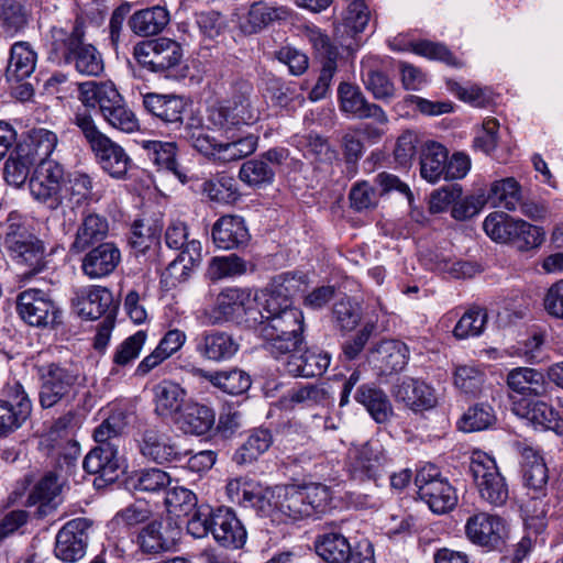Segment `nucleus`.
Returning a JSON list of instances; mask_svg holds the SVG:
<instances>
[{
	"label": "nucleus",
	"mask_w": 563,
	"mask_h": 563,
	"mask_svg": "<svg viewBox=\"0 0 563 563\" xmlns=\"http://www.w3.org/2000/svg\"><path fill=\"white\" fill-rule=\"evenodd\" d=\"M175 422L185 433L203 435L214 426L216 415L205 405L188 402Z\"/></svg>",
	"instance_id": "nucleus-35"
},
{
	"label": "nucleus",
	"mask_w": 563,
	"mask_h": 563,
	"mask_svg": "<svg viewBox=\"0 0 563 563\" xmlns=\"http://www.w3.org/2000/svg\"><path fill=\"white\" fill-rule=\"evenodd\" d=\"M496 421V416L490 406L477 404L467 409L460 420V429L464 432L485 430Z\"/></svg>",
	"instance_id": "nucleus-62"
},
{
	"label": "nucleus",
	"mask_w": 563,
	"mask_h": 563,
	"mask_svg": "<svg viewBox=\"0 0 563 563\" xmlns=\"http://www.w3.org/2000/svg\"><path fill=\"white\" fill-rule=\"evenodd\" d=\"M168 22V11L163 7L156 5L135 12L129 23L135 34L151 36L162 32Z\"/></svg>",
	"instance_id": "nucleus-47"
},
{
	"label": "nucleus",
	"mask_w": 563,
	"mask_h": 563,
	"mask_svg": "<svg viewBox=\"0 0 563 563\" xmlns=\"http://www.w3.org/2000/svg\"><path fill=\"white\" fill-rule=\"evenodd\" d=\"M32 402L22 385L15 383L9 388L8 399L0 400V437L19 429L30 417Z\"/></svg>",
	"instance_id": "nucleus-17"
},
{
	"label": "nucleus",
	"mask_w": 563,
	"mask_h": 563,
	"mask_svg": "<svg viewBox=\"0 0 563 563\" xmlns=\"http://www.w3.org/2000/svg\"><path fill=\"white\" fill-rule=\"evenodd\" d=\"M448 159L446 148L438 142H427L420 154V175L431 184H435L444 176Z\"/></svg>",
	"instance_id": "nucleus-43"
},
{
	"label": "nucleus",
	"mask_w": 563,
	"mask_h": 563,
	"mask_svg": "<svg viewBox=\"0 0 563 563\" xmlns=\"http://www.w3.org/2000/svg\"><path fill=\"white\" fill-rule=\"evenodd\" d=\"M485 380L484 369L475 364L457 365L453 373L454 386L466 395L475 396Z\"/></svg>",
	"instance_id": "nucleus-59"
},
{
	"label": "nucleus",
	"mask_w": 563,
	"mask_h": 563,
	"mask_svg": "<svg viewBox=\"0 0 563 563\" xmlns=\"http://www.w3.org/2000/svg\"><path fill=\"white\" fill-rule=\"evenodd\" d=\"M133 54L142 67L153 73H164L175 68L184 55L180 44L167 37L141 42L135 45Z\"/></svg>",
	"instance_id": "nucleus-13"
},
{
	"label": "nucleus",
	"mask_w": 563,
	"mask_h": 563,
	"mask_svg": "<svg viewBox=\"0 0 563 563\" xmlns=\"http://www.w3.org/2000/svg\"><path fill=\"white\" fill-rule=\"evenodd\" d=\"M78 99L86 108H99L103 119L114 129L132 133L139 129L135 114L125 107L117 88L110 82L79 84Z\"/></svg>",
	"instance_id": "nucleus-4"
},
{
	"label": "nucleus",
	"mask_w": 563,
	"mask_h": 563,
	"mask_svg": "<svg viewBox=\"0 0 563 563\" xmlns=\"http://www.w3.org/2000/svg\"><path fill=\"white\" fill-rule=\"evenodd\" d=\"M415 484L421 500L435 514H444L457 503L454 488L441 477L439 468L433 464H427L417 472Z\"/></svg>",
	"instance_id": "nucleus-12"
},
{
	"label": "nucleus",
	"mask_w": 563,
	"mask_h": 563,
	"mask_svg": "<svg viewBox=\"0 0 563 563\" xmlns=\"http://www.w3.org/2000/svg\"><path fill=\"white\" fill-rule=\"evenodd\" d=\"M36 65V53L26 42L12 45L10 59L5 70L9 80H23L31 76Z\"/></svg>",
	"instance_id": "nucleus-46"
},
{
	"label": "nucleus",
	"mask_w": 563,
	"mask_h": 563,
	"mask_svg": "<svg viewBox=\"0 0 563 563\" xmlns=\"http://www.w3.org/2000/svg\"><path fill=\"white\" fill-rule=\"evenodd\" d=\"M512 412L542 429H555L560 426L558 411L542 400L522 399L515 401Z\"/></svg>",
	"instance_id": "nucleus-38"
},
{
	"label": "nucleus",
	"mask_w": 563,
	"mask_h": 563,
	"mask_svg": "<svg viewBox=\"0 0 563 563\" xmlns=\"http://www.w3.org/2000/svg\"><path fill=\"white\" fill-rule=\"evenodd\" d=\"M35 372L40 382V404L45 409L69 398L82 380L79 369L66 363L36 364Z\"/></svg>",
	"instance_id": "nucleus-8"
},
{
	"label": "nucleus",
	"mask_w": 563,
	"mask_h": 563,
	"mask_svg": "<svg viewBox=\"0 0 563 563\" xmlns=\"http://www.w3.org/2000/svg\"><path fill=\"white\" fill-rule=\"evenodd\" d=\"M58 144L57 135L46 129H33L29 134V140L19 144V147H26L29 157L35 163L36 161H52L48 158Z\"/></svg>",
	"instance_id": "nucleus-53"
},
{
	"label": "nucleus",
	"mask_w": 563,
	"mask_h": 563,
	"mask_svg": "<svg viewBox=\"0 0 563 563\" xmlns=\"http://www.w3.org/2000/svg\"><path fill=\"white\" fill-rule=\"evenodd\" d=\"M389 457L379 440L352 444L347 452V472L352 479L377 481L387 472Z\"/></svg>",
	"instance_id": "nucleus-10"
},
{
	"label": "nucleus",
	"mask_w": 563,
	"mask_h": 563,
	"mask_svg": "<svg viewBox=\"0 0 563 563\" xmlns=\"http://www.w3.org/2000/svg\"><path fill=\"white\" fill-rule=\"evenodd\" d=\"M376 59L368 57L362 60V79L365 88L377 100L388 101L395 95V86L390 79L376 67Z\"/></svg>",
	"instance_id": "nucleus-49"
},
{
	"label": "nucleus",
	"mask_w": 563,
	"mask_h": 563,
	"mask_svg": "<svg viewBox=\"0 0 563 563\" xmlns=\"http://www.w3.org/2000/svg\"><path fill=\"white\" fill-rule=\"evenodd\" d=\"M90 521L76 518L68 521L57 533L55 555L63 562L74 563L86 554Z\"/></svg>",
	"instance_id": "nucleus-15"
},
{
	"label": "nucleus",
	"mask_w": 563,
	"mask_h": 563,
	"mask_svg": "<svg viewBox=\"0 0 563 563\" xmlns=\"http://www.w3.org/2000/svg\"><path fill=\"white\" fill-rule=\"evenodd\" d=\"M109 232L108 220L98 213L89 212L84 216L78 227L71 250L82 252L90 245L104 240Z\"/></svg>",
	"instance_id": "nucleus-40"
},
{
	"label": "nucleus",
	"mask_w": 563,
	"mask_h": 563,
	"mask_svg": "<svg viewBox=\"0 0 563 563\" xmlns=\"http://www.w3.org/2000/svg\"><path fill=\"white\" fill-rule=\"evenodd\" d=\"M268 501L266 517L273 521L287 522L301 520L327 511L331 501V492L323 484L284 485L267 488Z\"/></svg>",
	"instance_id": "nucleus-1"
},
{
	"label": "nucleus",
	"mask_w": 563,
	"mask_h": 563,
	"mask_svg": "<svg viewBox=\"0 0 563 563\" xmlns=\"http://www.w3.org/2000/svg\"><path fill=\"white\" fill-rule=\"evenodd\" d=\"M517 220L505 212L494 211L485 218L483 228L492 240L499 243H508L514 240Z\"/></svg>",
	"instance_id": "nucleus-56"
},
{
	"label": "nucleus",
	"mask_w": 563,
	"mask_h": 563,
	"mask_svg": "<svg viewBox=\"0 0 563 563\" xmlns=\"http://www.w3.org/2000/svg\"><path fill=\"white\" fill-rule=\"evenodd\" d=\"M62 490V484L56 475L46 474L34 486L32 493L27 498L29 505L38 504V515L45 516L56 507L55 499Z\"/></svg>",
	"instance_id": "nucleus-50"
},
{
	"label": "nucleus",
	"mask_w": 563,
	"mask_h": 563,
	"mask_svg": "<svg viewBox=\"0 0 563 563\" xmlns=\"http://www.w3.org/2000/svg\"><path fill=\"white\" fill-rule=\"evenodd\" d=\"M162 528V522L153 521L140 531L137 543L143 552L158 553L170 548L172 541L164 536Z\"/></svg>",
	"instance_id": "nucleus-64"
},
{
	"label": "nucleus",
	"mask_w": 563,
	"mask_h": 563,
	"mask_svg": "<svg viewBox=\"0 0 563 563\" xmlns=\"http://www.w3.org/2000/svg\"><path fill=\"white\" fill-rule=\"evenodd\" d=\"M340 108L357 119H374L379 124L388 122L385 111L375 103H369L361 89L349 82H342L338 89Z\"/></svg>",
	"instance_id": "nucleus-22"
},
{
	"label": "nucleus",
	"mask_w": 563,
	"mask_h": 563,
	"mask_svg": "<svg viewBox=\"0 0 563 563\" xmlns=\"http://www.w3.org/2000/svg\"><path fill=\"white\" fill-rule=\"evenodd\" d=\"M258 483L245 477L232 478L227 484L228 498L242 507L254 508L261 516L266 515L268 501L266 492Z\"/></svg>",
	"instance_id": "nucleus-27"
},
{
	"label": "nucleus",
	"mask_w": 563,
	"mask_h": 563,
	"mask_svg": "<svg viewBox=\"0 0 563 563\" xmlns=\"http://www.w3.org/2000/svg\"><path fill=\"white\" fill-rule=\"evenodd\" d=\"M214 387L230 395H240L251 387V378L242 369L231 368L205 374Z\"/></svg>",
	"instance_id": "nucleus-54"
},
{
	"label": "nucleus",
	"mask_w": 563,
	"mask_h": 563,
	"mask_svg": "<svg viewBox=\"0 0 563 563\" xmlns=\"http://www.w3.org/2000/svg\"><path fill=\"white\" fill-rule=\"evenodd\" d=\"M64 189V202H66V207L71 211L89 206L91 202H97L100 199V195L93 190L92 177L84 172H66Z\"/></svg>",
	"instance_id": "nucleus-31"
},
{
	"label": "nucleus",
	"mask_w": 563,
	"mask_h": 563,
	"mask_svg": "<svg viewBox=\"0 0 563 563\" xmlns=\"http://www.w3.org/2000/svg\"><path fill=\"white\" fill-rule=\"evenodd\" d=\"M101 168L111 177L122 179L131 166V158L122 146L106 137L91 148Z\"/></svg>",
	"instance_id": "nucleus-34"
},
{
	"label": "nucleus",
	"mask_w": 563,
	"mask_h": 563,
	"mask_svg": "<svg viewBox=\"0 0 563 563\" xmlns=\"http://www.w3.org/2000/svg\"><path fill=\"white\" fill-rule=\"evenodd\" d=\"M508 387L520 395L541 397L548 393L544 375L531 367H517L507 375Z\"/></svg>",
	"instance_id": "nucleus-39"
},
{
	"label": "nucleus",
	"mask_w": 563,
	"mask_h": 563,
	"mask_svg": "<svg viewBox=\"0 0 563 563\" xmlns=\"http://www.w3.org/2000/svg\"><path fill=\"white\" fill-rule=\"evenodd\" d=\"M299 350L288 352L289 357L286 363V371L292 376L300 377H317L321 376L330 365V355L325 352L318 350H306L302 354Z\"/></svg>",
	"instance_id": "nucleus-32"
},
{
	"label": "nucleus",
	"mask_w": 563,
	"mask_h": 563,
	"mask_svg": "<svg viewBox=\"0 0 563 563\" xmlns=\"http://www.w3.org/2000/svg\"><path fill=\"white\" fill-rule=\"evenodd\" d=\"M26 147L16 146L4 163L3 176L5 181L15 188L22 187L30 178V168L35 163L29 157Z\"/></svg>",
	"instance_id": "nucleus-52"
},
{
	"label": "nucleus",
	"mask_w": 563,
	"mask_h": 563,
	"mask_svg": "<svg viewBox=\"0 0 563 563\" xmlns=\"http://www.w3.org/2000/svg\"><path fill=\"white\" fill-rule=\"evenodd\" d=\"M202 191L210 200L219 203H232L239 197L235 179L225 174L205 181Z\"/></svg>",
	"instance_id": "nucleus-57"
},
{
	"label": "nucleus",
	"mask_w": 563,
	"mask_h": 563,
	"mask_svg": "<svg viewBox=\"0 0 563 563\" xmlns=\"http://www.w3.org/2000/svg\"><path fill=\"white\" fill-rule=\"evenodd\" d=\"M3 245L12 260L25 271L21 273L23 280H30L46 267V250L43 241L34 235L25 224L15 222L10 216Z\"/></svg>",
	"instance_id": "nucleus-7"
},
{
	"label": "nucleus",
	"mask_w": 563,
	"mask_h": 563,
	"mask_svg": "<svg viewBox=\"0 0 563 563\" xmlns=\"http://www.w3.org/2000/svg\"><path fill=\"white\" fill-rule=\"evenodd\" d=\"M130 483L135 490L158 493L165 490L172 483L168 473L159 468H146L135 473Z\"/></svg>",
	"instance_id": "nucleus-61"
},
{
	"label": "nucleus",
	"mask_w": 563,
	"mask_h": 563,
	"mask_svg": "<svg viewBox=\"0 0 563 563\" xmlns=\"http://www.w3.org/2000/svg\"><path fill=\"white\" fill-rule=\"evenodd\" d=\"M505 521L488 512H477L471 516L465 523L467 539L479 547L496 549L506 538Z\"/></svg>",
	"instance_id": "nucleus-16"
},
{
	"label": "nucleus",
	"mask_w": 563,
	"mask_h": 563,
	"mask_svg": "<svg viewBox=\"0 0 563 563\" xmlns=\"http://www.w3.org/2000/svg\"><path fill=\"white\" fill-rule=\"evenodd\" d=\"M186 390L179 384L163 380L154 388L155 411L164 418H172L185 406Z\"/></svg>",
	"instance_id": "nucleus-42"
},
{
	"label": "nucleus",
	"mask_w": 563,
	"mask_h": 563,
	"mask_svg": "<svg viewBox=\"0 0 563 563\" xmlns=\"http://www.w3.org/2000/svg\"><path fill=\"white\" fill-rule=\"evenodd\" d=\"M143 104L150 113L167 123L179 122L186 108L184 99L174 95L147 93Z\"/></svg>",
	"instance_id": "nucleus-41"
},
{
	"label": "nucleus",
	"mask_w": 563,
	"mask_h": 563,
	"mask_svg": "<svg viewBox=\"0 0 563 563\" xmlns=\"http://www.w3.org/2000/svg\"><path fill=\"white\" fill-rule=\"evenodd\" d=\"M249 229L240 216H223L212 227L214 244L222 250L244 246L250 241Z\"/></svg>",
	"instance_id": "nucleus-29"
},
{
	"label": "nucleus",
	"mask_w": 563,
	"mask_h": 563,
	"mask_svg": "<svg viewBox=\"0 0 563 563\" xmlns=\"http://www.w3.org/2000/svg\"><path fill=\"white\" fill-rule=\"evenodd\" d=\"M180 136L201 155L219 163H230L244 158L256 151L258 143V137L253 134L220 142L208 133L199 118L194 117L188 119Z\"/></svg>",
	"instance_id": "nucleus-3"
},
{
	"label": "nucleus",
	"mask_w": 563,
	"mask_h": 563,
	"mask_svg": "<svg viewBox=\"0 0 563 563\" xmlns=\"http://www.w3.org/2000/svg\"><path fill=\"white\" fill-rule=\"evenodd\" d=\"M291 10L284 5H269L264 1L254 2L247 12L238 18L239 29L244 34H256L275 21L288 20Z\"/></svg>",
	"instance_id": "nucleus-25"
},
{
	"label": "nucleus",
	"mask_w": 563,
	"mask_h": 563,
	"mask_svg": "<svg viewBox=\"0 0 563 563\" xmlns=\"http://www.w3.org/2000/svg\"><path fill=\"white\" fill-rule=\"evenodd\" d=\"M470 471L482 499L493 506H501L508 499V487L496 461L486 452L472 453Z\"/></svg>",
	"instance_id": "nucleus-11"
},
{
	"label": "nucleus",
	"mask_w": 563,
	"mask_h": 563,
	"mask_svg": "<svg viewBox=\"0 0 563 563\" xmlns=\"http://www.w3.org/2000/svg\"><path fill=\"white\" fill-rule=\"evenodd\" d=\"M143 147L147 151L148 158L157 166L170 170L183 184L188 181L186 173L179 169L176 162L177 146L174 142L144 141Z\"/></svg>",
	"instance_id": "nucleus-48"
},
{
	"label": "nucleus",
	"mask_w": 563,
	"mask_h": 563,
	"mask_svg": "<svg viewBox=\"0 0 563 563\" xmlns=\"http://www.w3.org/2000/svg\"><path fill=\"white\" fill-rule=\"evenodd\" d=\"M121 262V252L112 242L91 249L81 261V271L90 279H100L112 274Z\"/></svg>",
	"instance_id": "nucleus-24"
},
{
	"label": "nucleus",
	"mask_w": 563,
	"mask_h": 563,
	"mask_svg": "<svg viewBox=\"0 0 563 563\" xmlns=\"http://www.w3.org/2000/svg\"><path fill=\"white\" fill-rule=\"evenodd\" d=\"M211 533L223 547L240 549L246 541V530L236 514L228 507L211 511Z\"/></svg>",
	"instance_id": "nucleus-19"
},
{
	"label": "nucleus",
	"mask_w": 563,
	"mask_h": 563,
	"mask_svg": "<svg viewBox=\"0 0 563 563\" xmlns=\"http://www.w3.org/2000/svg\"><path fill=\"white\" fill-rule=\"evenodd\" d=\"M260 119V109L251 84L241 81L233 86L229 99L208 110V123L225 134L240 125H250Z\"/></svg>",
	"instance_id": "nucleus-5"
},
{
	"label": "nucleus",
	"mask_w": 563,
	"mask_h": 563,
	"mask_svg": "<svg viewBox=\"0 0 563 563\" xmlns=\"http://www.w3.org/2000/svg\"><path fill=\"white\" fill-rule=\"evenodd\" d=\"M129 424V417L121 409L113 410L107 419L93 431L98 444L112 443V440L123 433Z\"/></svg>",
	"instance_id": "nucleus-63"
},
{
	"label": "nucleus",
	"mask_w": 563,
	"mask_h": 563,
	"mask_svg": "<svg viewBox=\"0 0 563 563\" xmlns=\"http://www.w3.org/2000/svg\"><path fill=\"white\" fill-rule=\"evenodd\" d=\"M187 340V335L179 329H173L165 333L156 349L145 356L136 367V374L144 376L165 360L179 351Z\"/></svg>",
	"instance_id": "nucleus-36"
},
{
	"label": "nucleus",
	"mask_w": 563,
	"mask_h": 563,
	"mask_svg": "<svg viewBox=\"0 0 563 563\" xmlns=\"http://www.w3.org/2000/svg\"><path fill=\"white\" fill-rule=\"evenodd\" d=\"M253 299L255 300L254 308L260 311L257 318H263L264 320L284 313V310L295 308L291 300L285 294H280L271 285Z\"/></svg>",
	"instance_id": "nucleus-55"
},
{
	"label": "nucleus",
	"mask_w": 563,
	"mask_h": 563,
	"mask_svg": "<svg viewBox=\"0 0 563 563\" xmlns=\"http://www.w3.org/2000/svg\"><path fill=\"white\" fill-rule=\"evenodd\" d=\"M82 466L88 473L99 474L107 482L114 481L121 466L117 445L106 443L93 448L86 455Z\"/></svg>",
	"instance_id": "nucleus-30"
},
{
	"label": "nucleus",
	"mask_w": 563,
	"mask_h": 563,
	"mask_svg": "<svg viewBox=\"0 0 563 563\" xmlns=\"http://www.w3.org/2000/svg\"><path fill=\"white\" fill-rule=\"evenodd\" d=\"M239 178L249 187H264L271 185L275 178V169L264 159L246 161L239 170Z\"/></svg>",
	"instance_id": "nucleus-58"
},
{
	"label": "nucleus",
	"mask_w": 563,
	"mask_h": 563,
	"mask_svg": "<svg viewBox=\"0 0 563 563\" xmlns=\"http://www.w3.org/2000/svg\"><path fill=\"white\" fill-rule=\"evenodd\" d=\"M409 358L408 346L398 340H384L368 353V362L382 375L401 371Z\"/></svg>",
	"instance_id": "nucleus-23"
},
{
	"label": "nucleus",
	"mask_w": 563,
	"mask_h": 563,
	"mask_svg": "<svg viewBox=\"0 0 563 563\" xmlns=\"http://www.w3.org/2000/svg\"><path fill=\"white\" fill-rule=\"evenodd\" d=\"M217 300L227 321H236L251 328L258 324L260 311L254 308L255 300L250 292L239 288L222 290Z\"/></svg>",
	"instance_id": "nucleus-18"
},
{
	"label": "nucleus",
	"mask_w": 563,
	"mask_h": 563,
	"mask_svg": "<svg viewBox=\"0 0 563 563\" xmlns=\"http://www.w3.org/2000/svg\"><path fill=\"white\" fill-rule=\"evenodd\" d=\"M354 398L377 423L387 422L394 413L391 402L386 393L373 384L360 386Z\"/></svg>",
	"instance_id": "nucleus-37"
},
{
	"label": "nucleus",
	"mask_w": 563,
	"mask_h": 563,
	"mask_svg": "<svg viewBox=\"0 0 563 563\" xmlns=\"http://www.w3.org/2000/svg\"><path fill=\"white\" fill-rule=\"evenodd\" d=\"M195 342L197 354L210 362L229 361L239 351V343L225 331L205 330L195 339Z\"/></svg>",
	"instance_id": "nucleus-21"
},
{
	"label": "nucleus",
	"mask_w": 563,
	"mask_h": 563,
	"mask_svg": "<svg viewBox=\"0 0 563 563\" xmlns=\"http://www.w3.org/2000/svg\"><path fill=\"white\" fill-rule=\"evenodd\" d=\"M16 311L25 323L37 328L55 324L59 313L49 295L37 288H30L18 295Z\"/></svg>",
	"instance_id": "nucleus-14"
},
{
	"label": "nucleus",
	"mask_w": 563,
	"mask_h": 563,
	"mask_svg": "<svg viewBox=\"0 0 563 563\" xmlns=\"http://www.w3.org/2000/svg\"><path fill=\"white\" fill-rule=\"evenodd\" d=\"M393 396L415 412L429 410L438 401L435 390L430 385L412 377L398 379L393 387Z\"/></svg>",
	"instance_id": "nucleus-20"
},
{
	"label": "nucleus",
	"mask_w": 563,
	"mask_h": 563,
	"mask_svg": "<svg viewBox=\"0 0 563 563\" xmlns=\"http://www.w3.org/2000/svg\"><path fill=\"white\" fill-rule=\"evenodd\" d=\"M318 555L328 563H374L371 555L353 553L346 538L340 533H325L316 543ZM367 553L371 554L369 549Z\"/></svg>",
	"instance_id": "nucleus-28"
},
{
	"label": "nucleus",
	"mask_w": 563,
	"mask_h": 563,
	"mask_svg": "<svg viewBox=\"0 0 563 563\" xmlns=\"http://www.w3.org/2000/svg\"><path fill=\"white\" fill-rule=\"evenodd\" d=\"M273 444V435L267 429H254L233 455L238 465H250L258 460Z\"/></svg>",
	"instance_id": "nucleus-45"
},
{
	"label": "nucleus",
	"mask_w": 563,
	"mask_h": 563,
	"mask_svg": "<svg viewBox=\"0 0 563 563\" xmlns=\"http://www.w3.org/2000/svg\"><path fill=\"white\" fill-rule=\"evenodd\" d=\"M112 303V292L106 287L96 285L78 291L74 301L78 314L88 320L102 317Z\"/></svg>",
	"instance_id": "nucleus-33"
},
{
	"label": "nucleus",
	"mask_w": 563,
	"mask_h": 563,
	"mask_svg": "<svg viewBox=\"0 0 563 563\" xmlns=\"http://www.w3.org/2000/svg\"><path fill=\"white\" fill-rule=\"evenodd\" d=\"M252 329L265 340L266 349L275 357L297 351L303 344V314L296 307L267 320L258 318V324Z\"/></svg>",
	"instance_id": "nucleus-6"
},
{
	"label": "nucleus",
	"mask_w": 563,
	"mask_h": 563,
	"mask_svg": "<svg viewBox=\"0 0 563 563\" xmlns=\"http://www.w3.org/2000/svg\"><path fill=\"white\" fill-rule=\"evenodd\" d=\"M84 23L76 21L71 32L62 27L52 29V54L59 62L73 65L85 76H99L103 71V59L98 49L84 42Z\"/></svg>",
	"instance_id": "nucleus-2"
},
{
	"label": "nucleus",
	"mask_w": 563,
	"mask_h": 563,
	"mask_svg": "<svg viewBox=\"0 0 563 563\" xmlns=\"http://www.w3.org/2000/svg\"><path fill=\"white\" fill-rule=\"evenodd\" d=\"M487 323L485 309L474 307L463 313L453 329V335L457 340L478 336L483 333Z\"/></svg>",
	"instance_id": "nucleus-60"
},
{
	"label": "nucleus",
	"mask_w": 563,
	"mask_h": 563,
	"mask_svg": "<svg viewBox=\"0 0 563 563\" xmlns=\"http://www.w3.org/2000/svg\"><path fill=\"white\" fill-rule=\"evenodd\" d=\"M485 199L494 208L515 211L521 201V186L514 177L495 180Z\"/></svg>",
	"instance_id": "nucleus-44"
},
{
	"label": "nucleus",
	"mask_w": 563,
	"mask_h": 563,
	"mask_svg": "<svg viewBox=\"0 0 563 563\" xmlns=\"http://www.w3.org/2000/svg\"><path fill=\"white\" fill-rule=\"evenodd\" d=\"M139 448L146 460L158 464L179 461L181 455L170 437L156 428H147L142 432Z\"/></svg>",
	"instance_id": "nucleus-26"
},
{
	"label": "nucleus",
	"mask_w": 563,
	"mask_h": 563,
	"mask_svg": "<svg viewBox=\"0 0 563 563\" xmlns=\"http://www.w3.org/2000/svg\"><path fill=\"white\" fill-rule=\"evenodd\" d=\"M522 472L526 487L537 494H542L549 479L548 467L543 457L533 450H526L523 452Z\"/></svg>",
	"instance_id": "nucleus-51"
},
{
	"label": "nucleus",
	"mask_w": 563,
	"mask_h": 563,
	"mask_svg": "<svg viewBox=\"0 0 563 563\" xmlns=\"http://www.w3.org/2000/svg\"><path fill=\"white\" fill-rule=\"evenodd\" d=\"M27 185L31 197L37 203L52 211L64 206L66 169L59 162H40L32 172Z\"/></svg>",
	"instance_id": "nucleus-9"
}]
</instances>
